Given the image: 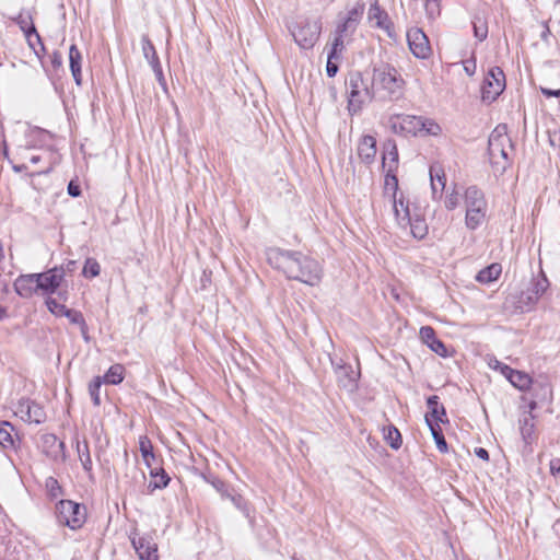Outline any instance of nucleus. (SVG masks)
<instances>
[{
    "label": "nucleus",
    "mask_w": 560,
    "mask_h": 560,
    "mask_svg": "<svg viewBox=\"0 0 560 560\" xmlns=\"http://www.w3.org/2000/svg\"><path fill=\"white\" fill-rule=\"evenodd\" d=\"M267 260L275 269L282 271L288 279L296 280L311 287L318 285L323 278L319 262L301 252L269 248Z\"/></svg>",
    "instance_id": "1"
},
{
    "label": "nucleus",
    "mask_w": 560,
    "mask_h": 560,
    "mask_svg": "<svg viewBox=\"0 0 560 560\" xmlns=\"http://www.w3.org/2000/svg\"><path fill=\"white\" fill-rule=\"evenodd\" d=\"M370 80L375 100L397 101L404 95L406 82L400 72L390 63L374 65Z\"/></svg>",
    "instance_id": "2"
},
{
    "label": "nucleus",
    "mask_w": 560,
    "mask_h": 560,
    "mask_svg": "<svg viewBox=\"0 0 560 560\" xmlns=\"http://www.w3.org/2000/svg\"><path fill=\"white\" fill-rule=\"evenodd\" d=\"M512 148V141L506 133V126H497L488 140V155L494 174L502 175L509 167V151Z\"/></svg>",
    "instance_id": "3"
},
{
    "label": "nucleus",
    "mask_w": 560,
    "mask_h": 560,
    "mask_svg": "<svg viewBox=\"0 0 560 560\" xmlns=\"http://www.w3.org/2000/svg\"><path fill=\"white\" fill-rule=\"evenodd\" d=\"M348 95V110L350 114L359 113L363 105L375 100L371 81L365 80L360 71H351L346 80Z\"/></svg>",
    "instance_id": "4"
},
{
    "label": "nucleus",
    "mask_w": 560,
    "mask_h": 560,
    "mask_svg": "<svg viewBox=\"0 0 560 560\" xmlns=\"http://www.w3.org/2000/svg\"><path fill=\"white\" fill-rule=\"evenodd\" d=\"M395 217L398 224L402 228H410L415 238L423 240L428 235V224L421 208L410 206L409 201H395Z\"/></svg>",
    "instance_id": "5"
},
{
    "label": "nucleus",
    "mask_w": 560,
    "mask_h": 560,
    "mask_svg": "<svg viewBox=\"0 0 560 560\" xmlns=\"http://www.w3.org/2000/svg\"><path fill=\"white\" fill-rule=\"evenodd\" d=\"M390 129L395 133L417 136L420 132L425 135H438L441 131L440 126L429 119L420 116L401 115L390 118Z\"/></svg>",
    "instance_id": "6"
},
{
    "label": "nucleus",
    "mask_w": 560,
    "mask_h": 560,
    "mask_svg": "<svg viewBox=\"0 0 560 560\" xmlns=\"http://www.w3.org/2000/svg\"><path fill=\"white\" fill-rule=\"evenodd\" d=\"M466 225L476 230L485 220L487 201L483 192L476 186H470L465 191Z\"/></svg>",
    "instance_id": "7"
},
{
    "label": "nucleus",
    "mask_w": 560,
    "mask_h": 560,
    "mask_svg": "<svg viewBox=\"0 0 560 560\" xmlns=\"http://www.w3.org/2000/svg\"><path fill=\"white\" fill-rule=\"evenodd\" d=\"M290 31L300 48L311 49L319 38L322 22L319 19L301 18Z\"/></svg>",
    "instance_id": "8"
},
{
    "label": "nucleus",
    "mask_w": 560,
    "mask_h": 560,
    "mask_svg": "<svg viewBox=\"0 0 560 560\" xmlns=\"http://www.w3.org/2000/svg\"><path fill=\"white\" fill-rule=\"evenodd\" d=\"M56 516L60 525L71 529L80 528L85 522V508L71 500H60L56 504Z\"/></svg>",
    "instance_id": "9"
},
{
    "label": "nucleus",
    "mask_w": 560,
    "mask_h": 560,
    "mask_svg": "<svg viewBox=\"0 0 560 560\" xmlns=\"http://www.w3.org/2000/svg\"><path fill=\"white\" fill-rule=\"evenodd\" d=\"M548 288L549 280L541 270L540 273L532 280L530 287L520 294L516 307L521 312H528L533 310Z\"/></svg>",
    "instance_id": "10"
},
{
    "label": "nucleus",
    "mask_w": 560,
    "mask_h": 560,
    "mask_svg": "<svg viewBox=\"0 0 560 560\" xmlns=\"http://www.w3.org/2000/svg\"><path fill=\"white\" fill-rule=\"evenodd\" d=\"M505 89V75L501 68L493 67L487 73L482 86H481V98L483 102L491 103L498 98V96Z\"/></svg>",
    "instance_id": "11"
},
{
    "label": "nucleus",
    "mask_w": 560,
    "mask_h": 560,
    "mask_svg": "<svg viewBox=\"0 0 560 560\" xmlns=\"http://www.w3.org/2000/svg\"><path fill=\"white\" fill-rule=\"evenodd\" d=\"M407 42L415 57L425 59L431 55L430 42L421 28L412 27L408 30Z\"/></svg>",
    "instance_id": "12"
},
{
    "label": "nucleus",
    "mask_w": 560,
    "mask_h": 560,
    "mask_svg": "<svg viewBox=\"0 0 560 560\" xmlns=\"http://www.w3.org/2000/svg\"><path fill=\"white\" fill-rule=\"evenodd\" d=\"M15 412L23 421L28 423L40 424L46 420L44 408L31 399H21Z\"/></svg>",
    "instance_id": "13"
},
{
    "label": "nucleus",
    "mask_w": 560,
    "mask_h": 560,
    "mask_svg": "<svg viewBox=\"0 0 560 560\" xmlns=\"http://www.w3.org/2000/svg\"><path fill=\"white\" fill-rule=\"evenodd\" d=\"M37 275V285L39 288V292L44 295H50L55 293L62 284V271L57 270L55 267L48 269L45 272L36 273Z\"/></svg>",
    "instance_id": "14"
},
{
    "label": "nucleus",
    "mask_w": 560,
    "mask_h": 560,
    "mask_svg": "<svg viewBox=\"0 0 560 560\" xmlns=\"http://www.w3.org/2000/svg\"><path fill=\"white\" fill-rule=\"evenodd\" d=\"M132 546L141 560H158V545L150 536L133 537Z\"/></svg>",
    "instance_id": "15"
},
{
    "label": "nucleus",
    "mask_w": 560,
    "mask_h": 560,
    "mask_svg": "<svg viewBox=\"0 0 560 560\" xmlns=\"http://www.w3.org/2000/svg\"><path fill=\"white\" fill-rule=\"evenodd\" d=\"M37 282L36 273L21 275L14 281V290L21 298L28 299L39 292Z\"/></svg>",
    "instance_id": "16"
},
{
    "label": "nucleus",
    "mask_w": 560,
    "mask_h": 560,
    "mask_svg": "<svg viewBox=\"0 0 560 560\" xmlns=\"http://www.w3.org/2000/svg\"><path fill=\"white\" fill-rule=\"evenodd\" d=\"M44 452L54 460H66L65 443L55 434H44L42 436Z\"/></svg>",
    "instance_id": "17"
},
{
    "label": "nucleus",
    "mask_w": 560,
    "mask_h": 560,
    "mask_svg": "<svg viewBox=\"0 0 560 560\" xmlns=\"http://www.w3.org/2000/svg\"><path fill=\"white\" fill-rule=\"evenodd\" d=\"M427 406L429 412L425 415L427 424L434 423H444L447 422L446 410L443 405L440 404V398L436 395H432L427 399Z\"/></svg>",
    "instance_id": "18"
},
{
    "label": "nucleus",
    "mask_w": 560,
    "mask_h": 560,
    "mask_svg": "<svg viewBox=\"0 0 560 560\" xmlns=\"http://www.w3.org/2000/svg\"><path fill=\"white\" fill-rule=\"evenodd\" d=\"M420 337L422 341L436 354L445 358L447 357V349L445 345L436 338L435 331L430 326L420 328Z\"/></svg>",
    "instance_id": "19"
},
{
    "label": "nucleus",
    "mask_w": 560,
    "mask_h": 560,
    "mask_svg": "<svg viewBox=\"0 0 560 560\" xmlns=\"http://www.w3.org/2000/svg\"><path fill=\"white\" fill-rule=\"evenodd\" d=\"M501 371L514 387L518 388L520 390H526L529 388L532 384V377L527 373L513 370L508 365H503Z\"/></svg>",
    "instance_id": "20"
},
{
    "label": "nucleus",
    "mask_w": 560,
    "mask_h": 560,
    "mask_svg": "<svg viewBox=\"0 0 560 560\" xmlns=\"http://www.w3.org/2000/svg\"><path fill=\"white\" fill-rule=\"evenodd\" d=\"M358 155L362 162L370 164L376 155V140L374 137L363 136L358 144Z\"/></svg>",
    "instance_id": "21"
},
{
    "label": "nucleus",
    "mask_w": 560,
    "mask_h": 560,
    "mask_svg": "<svg viewBox=\"0 0 560 560\" xmlns=\"http://www.w3.org/2000/svg\"><path fill=\"white\" fill-rule=\"evenodd\" d=\"M397 168L389 165L386 170L385 174V180H384V191L385 194L392 195V201H393V210L395 211V201L405 200L402 194H400L399 198L397 197L398 192V178L395 174Z\"/></svg>",
    "instance_id": "22"
},
{
    "label": "nucleus",
    "mask_w": 560,
    "mask_h": 560,
    "mask_svg": "<svg viewBox=\"0 0 560 560\" xmlns=\"http://www.w3.org/2000/svg\"><path fill=\"white\" fill-rule=\"evenodd\" d=\"M81 62L82 55L77 45L72 44L69 48V63L72 77L78 86L82 84Z\"/></svg>",
    "instance_id": "23"
},
{
    "label": "nucleus",
    "mask_w": 560,
    "mask_h": 560,
    "mask_svg": "<svg viewBox=\"0 0 560 560\" xmlns=\"http://www.w3.org/2000/svg\"><path fill=\"white\" fill-rule=\"evenodd\" d=\"M16 22L20 28L23 31L27 42H31V38H35L36 42L39 44L40 50H44V45L42 43L40 36L38 35L33 24L32 18L30 15L20 14L16 19Z\"/></svg>",
    "instance_id": "24"
},
{
    "label": "nucleus",
    "mask_w": 560,
    "mask_h": 560,
    "mask_svg": "<svg viewBox=\"0 0 560 560\" xmlns=\"http://www.w3.org/2000/svg\"><path fill=\"white\" fill-rule=\"evenodd\" d=\"M369 16L371 20L376 21V25L381 28H385L387 34L392 36L390 27L392 23L388 20V15L383 11L376 3L372 4L369 10Z\"/></svg>",
    "instance_id": "25"
},
{
    "label": "nucleus",
    "mask_w": 560,
    "mask_h": 560,
    "mask_svg": "<svg viewBox=\"0 0 560 560\" xmlns=\"http://www.w3.org/2000/svg\"><path fill=\"white\" fill-rule=\"evenodd\" d=\"M502 268L499 264H492L483 269H481L477 276L476 280L480 283H490L499 278L501 275Z\"/></svg>",
    "instance_id": "26"
},
{
    "label": "nucleus",
    "mask_w": 560,
    "mask_h": 560,
    "mask_svg": "<svg viewBox=\"0 0 560 560\" xmlns=\"http://www.w3.org/2000/svg\"><path fill=\"white\" fill-rule=\"evenodd\" d=\"M77 451L79 459L82 464V467L85 472L89 474V477H92V458L90 455L89 444L86 441L83 443L77 442Z\"/></svg>",
    "instance_id": "27"
},
{
    "label": "nucleus",
    "mask_w": 560,
    "mask_h": 560,
    "mask_svg": "<svg viewBox=\"0 0 560 560\" xmlns=\"http://www.w3.org/2000/svg\"><path fill=\"white\" fill-rule=\"evenodd\" d=\"M125 378V368L121 364H114L112 365L108 371L103 376L102 381L112 384V385H118L120 384Z\"/></svg>",
    "instance_id": "28"
},
{
    "label": "nucleus",
    "mask_w": 560,
    "mask_h": 560,
    "mask_svg": "<svg viewBox=\"0 0 560 560\" xmlns=\"http://www.w3.org/2000/svg\"><path fill=\"white\" fill-rule=\"evenodd\" d=\"M386 153L383 155V168L387 170L389 165L397 168L398 150L394 140H388L385 144Z\"/></svg>",
    "instance_id": "29"
},
{
    "label": "nucleus",
    "mask_w": 560,
    "mask_h": 560,
    "mask_svg": "<svg viewBox=\"0 0 560 560\" xmlns=\"http://www.w3.org/2000/svg\"><path fill=\"white\" fill-rule=\"evenodd\" d=\"M14 431L13 425L8 421L0 422V445L3 448H11L14 446V439L12 432Z\"/></svg>",
    "instance_id": "30"
},
{
    "label": "nucleus",
    "mask_w": 560,
    "mask_h": 560,
    "mask_svg": "<svg viewBox=\"0 0 560 560\" xmlns=\"http://www.w3.org/2000/svg\"><path fill=\"white\" fill-rule=\"evenodd\" d=\"M335 372L337 374L338 382L340 383L341 386L350 389H352L355 386L354 380L350 375L352 373L351 366L336 365Z\"/></svg>",
    "instance_id": "31"
},
{
    "label": "nucleus",
    "mask_w": 560,
    "mask_h": 560,
    "mask_svg": "<svg viewBox=\"0 0 560 560\" xmlns=\"http://www.w3.org/2000/svg\"><path fill=\"white\" fill-rule=\"evenodd\" d=\"M474 36L479 40L483 42L488 36V23L486 18L477 14L472 19Z\"/></svg>",
    "instance_id": "32"
},
{
    "label": "nucleus",
    "mask_w": 560,
    "mask_h": 560,
    "mask_svg": "<svg viewBox=\"0 0 560 560\" xmlns=\"http://www.w3.org/2000/svg\"><path fill=\"white\" fill-rule=\"evenodd\" d=\"M427 425L429 427V429L431 431V434L435 441L438 450L441 453H446L447 452V443L443 435L440 424L436 423V421H435L434 423L429 422V424H427Z\"/></svg>",
    "instance_id": "33"
},
{
    "label": "nucleus",
    "mask_w": 560,
    "mask_h": 560,
    "mask_svg": "<svg viewBox=\"0 0 560 560\" xmlns=\"http://www.w3.org/2000/svg\"><path fill=\"white\" fill-rule=\"evenodd\" d=\"M384 438L392 448L398 450L401 446V434L395 425L384 429Z\"/></svg>",
    "instance_id": "34"
},
{
    "label": "nucleus",
    "mask_w": 560,
    "mask_h": 560,
    "mask_svg": "<svg viewBox=\"0 0 560 560\" xmlns=\"http://www.w3.org/2000/svg\"><path fill=\"white\" fill-rule=\"evenodd\" d=\"M139 451L145 464L150 467L151 459H154L153 446L150 439L147 435H142L139 439Z\"/></svg>",
    "instance_id": "35"
},
{
    "label": "nucleus",
    "mask_w": 560,
    "mask_h": 560,
    "mask_svg": "<svg viewBox=\"0 0 560 560\" xmlns=\"http://www.w3.org/2000/svg\"><path fill=\"white\" fill-rule=\"evenodd\" d=\"M430 177H431V187L432 192L435 195L438 191L442 192L445 188V174L440 170L435 171V168H430Z\"/></svg>",
    "instance_id": "36"
},
{
    "label": "nucleus",
    "mask_w": 560,
    "mask_h": 560,
    "mask_svg": "<svg viewBox=\"0 0 560 560\" xmlns=\"http://www.w3.org/2000/svg\"><path fill=\"white\" fill-rule=\"evenodd\" d=\"M63 316L67 317L70 320V323L79 325L83 337L88 339V326L81 312L68 308Z\"/></svg>",
    "instance_id": "37"
},
{
    "label": "nucleus",
    "mask_w": 560,
    "mask_h": 560,
    "mask_svg": "<svg viewBox=\"0 0 560 560\" xmlns=\"http://www.w3.org/2000/svg\"><path fill=\"white\" fill-rule=\"evenodd\" d=\"M141 44H142L143 56L150 65L152 62H155V60H160L159 56L156 54V50L154 48V45L152 44V42L150 40L148 35L142 36Z\"/></svg>",
    "instance_id": "38"
},
{
    "label": "nucleus",
    "mask_w": 560,
    "mask_h": 560,
    "mask_svg": "<svg viewBox=\"0 0 560 560\" xmlns=\"http://www.w3.org/2000/svg\"><path fill=\"white\" fill-rule=\"evenodd\" d=\"M102 377L96 376L90 384H89V394L91 396V399L94 404V406L101 405V387H102Z\"/></svg>",
    "instance_id": "39"
},
{
    "label": "nucleus",
    "mask_w": 560,
    "mask_h": 560,
    "mask_svg": "<svg viewBox=\"0 0 560 560\" xmlns=\"http://www.w3.org/2000/svg\"><path fill=\"white\" fill-rule=\"evenodd\" d=\"M357 27V20L354 18H347L342 23L337 26L336 35L346 37L352 34Z\"/></svg>",
    "instance_id": "40"
},
{
    "label": "nucleus",
    "mask_w": 560,
    "mask_h": 560,
    "mask_svg": "<svg viewBox=\"0 0 560 560\" xmlns=\"http://www.w3.org/2000/svg\"><path fill=\"white\" fill-rule=\"evenodd\" d=\"M101 272V266L94 258H86L82 273L84 277L95 278Z\"/></svg>",
    "instance_id": "41"
},
{
    "label": "nucleus",
    "mask_w": 560,
    "mask_h": 560,
    "mask_svg": "<svg viewBox=\"0 0 560 560\" xmlns=\"http://www.w3.org/2000/svg\"><path fill=\"white\" fill-rule=\"evenodd\" d=\"M228 499H230L235 508L242 511L246 517L250 516L247 501L241 494L228 493Z\"/></svg>",
    "instance_id": "42"
},
{
    "label": "nucleus",
    "mask_w": 560,
    "mask_h": 560,
    "mask_svg": "<svg viewBox=\"0 0 560 560\" xmlns=\"http://www.w3.org/2000/svg\"><path fill=\"white\" fill-rule=\"evenodd\" d=\"M45 488L48 494L54 499L62 494L61 486L59 485L58 480L51 476L46 478Z\"/></svg>",
    "instance_id": "43"
},
{
    "label": "nucleus",
    "mask_w": 560,
    "mask_h": 560,
    "mask_svg": "<svg viewBox=\"0 0 560 560\" xmlns=\"http://www.w3.org/2000/svg\"><path fill=\"white\" fill-rule=\"evenodd\" d=\"M151 476L155 478V481L153 483H150L149 488L162 489L165 488L170 482V477L163 469H161L160 472H153V470H151Z\"/></svg>",
    "instance_id": "44"
},
{
    "label": "nucleus",
    "mask_w": 560,
    "mask_h": 560,
    "mask_svg": "<svg viewBox=\"0 0 560 560\" xmlns=\"http://www.w3.org/2000/svg\"><path fill=\"white\" fill-rule=\"evenodd\" d=\"M424 9L428 19L435 20L438 16H440L441 7L439 0H424Z\"/></svg>",
    "instance_id": "45"
},
{
    "label": "nucleus",
    "mask_w": 560,
    "mask_h": 560,
    "mask_svg": "<svg viewBox=\"0 0 560 560\" xmlns=\"http://www.w3.org/2000/svg\"><path fill=\"white\" fill-rule=\"evenodd\" d=\"M48 310L56 316H63L68 310L66 305L59 303L56 299L48 296L46 300Z\"/></svg>",
    "instance_id": "46"
},
{
    "label": "nucleus",
    "mask_w": 560,
    "mask_h": 560,
    "mask_svg": "<svg viewBox=\"0 0 560 560\" xmlns=\"http://www.w3.org/2000/svg\"><path fill=\"white\" fill-rule=\"evenodd\" d=\"M533 431H534V423L532 422V420L529 418H524V420L522 421L521 434L523 436V440L526 443H529V440L532 439Z\"/></svg>",
    "instance_id": "47"
},
{
    "label": "nucleus",
    "mask_w": 560,
    "mask_h": 560,
    "mask_svg": "<svg viewBox=\"0 0 560 560\" xmlns=\"http://www.w3.org/2000/svg\"><path fill=\"white\" fill-rule=\"evenodd\" d=\"M342 49H343V37L336 35V37L332 42L331 50L328 55L329 59L338 58V55L341 52Z\"/></svg>",
    "instance_id": "48"
},
{
    "label": "nucleus",
    "mask_w": 560,
    "mask_h": 560,
    "mask_svg": "<svg viewBox=\"0 0 560 560\" xmlns=\"http://www.w3.org/2000/svg\"><path fill=\"white\" fill-rule=\"evenodd\" d=\"M57 270H60L62 271V279L65 280V278L67 276H71L75 269H77V261L75 260H68L66 261L65 264L58 266V267H55Z\"/></svg>",
    "instance_id": "49"
},
{
    "label": "nucleus",
    "mask_w": 560,
    "mask_h": 560,
    "mask_svg": "<svg viewBox=\"0 0 560 560\" xmlns=\"http://www.w3.org/2000/svg\"><path fill=\"white\" fill-rule=\"evenodd\" d=\"M150 66H151L153 72L155 74L156 80L159 81L161 86L165 89L166 88V81H165V78H164V74H163V70H162V66H161L160 60H155V62H152Z\"/></svg>",
    "instance_id": "50"
},
{
    "label": "nucleus",
    "mask_w": 560,
    "mask_h": 560,
    "mask_svg": "<svg viewBox=\"0 0 560 560\" xmlns=\"http://www.w3.org/2000/svg\"><path fill=\"white\" fill-rule=\"evenodd\" d=\"M444 203L447 210H454L459 203V195L455 191L451 192L446 196Z\"/></svg>",
    "instance_id": "51"
},
{
    "label": "nucleus",
    "mask_w": 560,
    "mask_h": 560,
    "mask_svg": "<svg viewBox=\"0 0 560 560\" xmlns=\"http://www.w3.org/2000/svg\"><path fill=\"white\" fill-rule=\"evenodd\" d=\"M67 190H68V194L71 196V197H79L81 195V188L78 184H75L73 180H71L69 184H68V187H67Z\"/></svg>",
    "instance_id": "52"
},
{
    "label": "nucleus",
    "mask_w": 560,
    "mask_h": 560,
    "mask_svg": "<svg viewBox=\"0 0 560 560\" xmlns=\"http://www.w3.org/2000/svg\"><path fill=\"white\" fill-rule=\"evenodd\" d=\"M332 59L328 58L327 65H326V72L329 78H332L338 72V66L331 61Z\"/></svg>",
    "instance_id": "53"
},
{
    "label": "nucleus",
    "mask_w": 560,
    "mask_h": 560,
    "mask_svg": "<svg viewBox=\"0 0 560 560\" xmlns=\"http://www.w3.org/2000/svg\"><path fill=\"white\" fill-rule=\"evenodd\" d=\"M213 486H214V487H215V489L221 493L222 498H228V493H231V492L226 489V487H225L224 482H222V481H220V480H218V481L213 482Z\"/></svg>",
    "instance_id": "54"
},
{
    "label": "nucleus",
    "mask_w": 560,
    "mask_h": 560,
    "mask_svg": "<svg viewBox=\"0 0 560 560\" xmlns=\"http://www.w3.org/2000/svg\"><path fill=\"white\" fill-rule=\"evenodd\" d=\"M51 65L54 68H59L62 66V56L60 52L58 51H55L52 55H51Z\"/></svg>",
    "instance_id": "55"
},
{
    "label": "nucleus",
    "mask_w": 560,
    "mask_h": 560,
    "mask_svg": "<svg viewBox=\"0 0 560 560\" xmlns=\"http://www.w3.org/2000/svg\"><path fill=\"white\" fill-rule=\"evenodd\" d=\"M475 454L478 458L482 460H489V452L483 447H477L475 448Z\"/></svg>",
    "instance_id": "56"
},
{
    "label": "nucleus",
    "mask_w": 560,
    "mask_h": 560,
    "mask_svg": "<svg viewBox=\"0 0 560 560\" xmlns=\"http://www.w3.org/2000/svg\"><path fill=\"white\" fill-rule=\"evenodd\" d=\"M541 93L547 97H560V89L559 90H551L547 88H540Z\"/></svg>",
    "instance_id": "57"
},
{
    "label": "nucleus",
    "mask_w": 560,
    "mask_h": 560,
    "mask_svg": "<svg viewBox=\"0 0 560 560\" xmlns=\"http://www.w3.org/2000/svg\"><path fill=\"white\" fill-rule=\"evenodd\" d=\"M464 69L468 75H472L476 71V62L475 60H467L465 62Z\"/></svg>",
    "instance_id": "58"
},
{
    "label": "nucleus",
    "mask_w": 560,
    "mask_h": 560,
    "mask_svg": "<svg viewBox=\"0 0 560 560\" xmlns=\"http://www.w3.org/2000/svg\"><path fill=\"white\" fill-rule=\"evenodd\" d=\"M550 470L553 475L560 476V458H556L550 462Z\"/></svg>",
    "instance_id": "59"
},
{
    "label": "nucleus",
    "mask_w": 560,
    "mask_h": 560,
    "mask_svg": "<svg viewBox=\"0 0 560 560\" xmlns=\"http://www.w3.org/2000/svg\"><path fill=\"white\" fill-rule=\"evenodd\" d=\"M545 30L541 33V39L544 42H548V36L550 35V30L547 23H544Z\"/></svg>",
    "instance_id": "60"
},
{
    "label": "nucleus",
    "mask_w": 560,
    "mask_h": 560,
    "mask_svg": "<svg viewBox=\"0 0 560 560\" xmlns=\"http://www.w3.org/2000/svg\"><path fill=\"white\" fill-rule=\"evenodd\" d=\"M30 47L35 51V54L38 55V50L36 49V46H39V44L36 42L35 38H31V42H27Z\"/></svg>",
    "instance_id": "61"
},
{
    "label": "nucleus",
    "mask_w": 560,
    "mask_h": 560,
    "mask_svg": "<svg viewBox=\"0 0 560 560\" xmlns=\"http://www.w3.org/2000/svg\"><path fill=\"white\" fill-rule=\"evenodd\" d=\"M27 167L25 164H21V165H13V171L16 172V173H20V172H23L25 171Z\"/></svg>",
    "instance_id": "62"
},
{
    "label": "nucleus",
    "mask_w": 560,
    "mask_h": 560,
    "mask_svg": "<svg viewBox=\"0 0 560 560\" xmlns=\"http://www.w3.org/2000/svg\"><path fill=\"white\" fill-rule=\"evenodd\" d=\"M7 308L0 305V320L7 317Z\"/></svg>",
    "instance_id": "63"
},
{
    "label": "nucleus",
    "mask_w": 560,
    "mask_h": 560,
    "mask_svg": "<svg viewBox=\"0 0 560 560\" xmlns=\"http://www.w3.org/2000/svg\"><path fill=\"white\" fill-rule=\"evenodd\" d=\"M30 161L33 163V164H36L40 161V156L39 155H33Z\"/></svg>",
    "instance_id": "64"
}]
</instances>
